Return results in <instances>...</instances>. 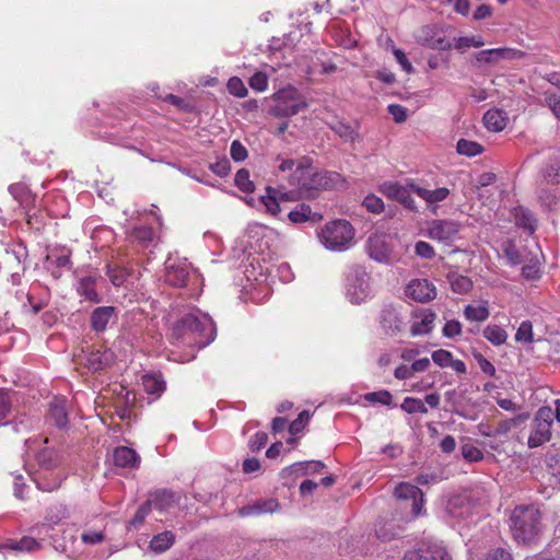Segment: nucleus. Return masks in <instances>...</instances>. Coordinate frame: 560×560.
<instances>
[{"label": "nucleus", "instance_id": "obj_23", "mask_svg": "<svg viewBox=\"0 0 560 560\" xmlns=\"http://www.w3.org/2000/svg\"><path fill=\"white\" fill-rule=\"evenodd\" d=\"M114 359L110 350L95 349L91 350L86 355V366L92 372H97L107 368Z\"/></svg>", "mask_w": 560, "mask_h": 560}, {"label": "nucleus", "instance_id": "obj_22", "mask_svg": "<svg viewBox=\"0 0 560 560\" xmlns=\"http://www.w3.org/2000/svg\"><path fill=\"white\" fill-rule=\"evenodd\" d=\"M48 418L59 429H66L69 424L67 400L55 397L49 404Z\"/></svg>", "mask_w": 560, "mask_h": 560}, {"label": "nucleus", "instance_id": "obj_56", "mask_svg": "<svg viewBox=\"0 0 560 560\" xmlns=\"http://www.w3.org/2000/svg\"><path fill=\"white\" fill-rule=\"evenodd\" d=\"M334 130L339 137H341L346 141L355 142L357 140H359L358 131L348 125L340 122L334 127Z\"/></svg>", "mask_w": 560, "mask_h": 560}, {"label": "nucleus", "instance_id": "obj_10", "mask_svg": "<svg viewBox=\"0 0 560 560\" xmlns=\"http://www.w3.org/2000/svg\"><path fill=\"white\" fill-rule=\"evenodd\" d=\"M460 228L457 221L435 219L428 223L427 235L438 242L451 243L456 238Z\"/></svg>", "mask_w": 560, "mask_h": 560}, {"label": "nucleus", "instance_id": "obj_31", "mask_svg": "<svg viewBox=\"0 0 560 560\" xmlns=\"http://www.w3.org/2000/svg\"><path fill=\"white\" fill-rule=\"evenodd\" d=\"M447 280L453 292L457 294H466L472 289V281L466 276L450 272L447 275Z\"/></svg>", "mask_w": 560, "mask_h": 560}, {"label": "nucleus", "instance_id": "obj_61", "mask_svg": "<svg viewBox=\"0 0 560 560\" xmlns=\"http://www.w3.org/2000/svg\"><path fill=\"white\" fill-rule=\"evenodd\" d=\"M249 86L253 90L262 92L268 86V78L264 72H256L249 79Z\"/></svg>", "mask_w": 560, "mask_h": 560}, {"label": "nucleus", "instance_id": "obj_1", "mask_svg": "<svg viewBox=\"0 0 560 560\" xmlns=\"http://www.w3.org/2000/svg\"><path fill=\"white\" fill-rule=\"evenodd\" d=\"M217 332L212 318L199 310L184 314L172 326L171 338L188 346L203 348L214 340Z\"/></svg>", "mask_w": 560, "mask_h": 560}, {"label": "nucleus", "instance_id": "obj_7", "mask_svg": "<svg viewBox=\"0 0 560 560\" xmlns=\"http://www.w3.org/2000/svg\"><path fill=\"white\" fill-rule=\"evenodd\" d=\"M346 281V296L352 304H361L371 298V277L364 267L353 266Z\"/></svg>", "mask_w": 560, "mask_h": 560}, {"label": "nucleus", "instance_id": "obj_21", "mask_svg": "<svg viewBox=\"0 0 560 560\" xmlns=\"http://www.w3.org/2000/svg\"><path fill=\"white\" fill-rule=\"evenodd\" d=\"M280 509V503L273 498L257 500L252 504H247L238 510V514L243 517L273 513Z\"/></svg>", "mask_w": 560, "mask_h": 560}, {"label": "nucleus", "instance_id": "obj_13", "mask_svg": "<svg viewBox=\"0 0 560 560\" xmlns=\"http://www.w3.org/2000/svg\"><path fill=\"white\" fill-rule=\"evenodd\" d=\"M524 52L513 48H492L485 49L476 54V62L479 65H497L500 60L520 59Z\"/></svg>", "mask_w": 560, "mask_h": 560}, {"label": "nucleus", "instance_id": "obj_30", "mask_svg": "<svg viewBox=\"0 0 560 560\" xmlns=\"http://www.w3.org/2000/svg\"><path fill=\"white\" fill-rule=\"evenodd\" d=\"M447 513L456 518H464L469 514L470 508L463 497H453L446 504Z\"/></svg>", "mask_w": 560, "mask_h": 560}, {"label": "nucleus", "instance_id": "obj_50", "mask_svg": "<svg viewBox=\"0 0 560 560\" xmlns=\"http://www.w3.org/2000/svg\"><path fill=\"white\" fill-rule=\"evenodd\" d=\"M462 455L467 462L470 463H477L483 458L482 451L470 443L462 445Z\"/></svg>", "mask_w": 560, "mask_h": 560}, {"label": "nucleus", "instance_id": "obj_35", "mask_svg": "<svg viewBox=\"0 0 560 560\" xmlns=\"http://www.w3.org/2000/svg\"><path fill=\"white\" fill-rule=\"evenodd\" d=\"M36 458L40 468L47 471L56 468L59 465V455L57 452L50 448H44L38 452Z\"/></svg>", "mask_w": 560, "mask_h": 560}, {"label": "nucleus", "instance_id": "obj_16", "mask_svg": "<svg viewBox=\"0 0 560 560\" xmlns=\"http://www.w3.org/2000/svg\"><path fill=\"white\" fill-rule=\"evenodd\" d=\"M418 42L430 49L446 50L452 48V43L435 26L431 25H425L421 28Z\"/></svg>", "mask_w": 560, "mask_h": 560}, {"label": "nucleus", "instance_id": "obj_64", "mask_svg": "<svg viewBox=\"0 0 560 560\" xmlns=\"http://www.w3.org/2000/svg\"><path fill=\"white\" fill-rule=\"evenodd\" d=\"M485 560H513V558L508 549L498 547L489 550Z\"/></svg>", "mask_w": 560, "mask_h": 560}, {"label": "nucleus", "instance_id": "obj_63", "mask_svg": "<svg viewBox=\"0 0 560 560\" xmlns=\"http://www.w3.org/2000/svg\"><path fill=\"white\" fill-rule=\"evenodd\" d=\"M230 153L235 162H242L247 158V149L238 141L234 140L231 143Z\"/></svg>", "mask_w": 560, "mask_h": 560}, {"label": "nucleus", "instance_id": "obj_51", "mask_svg": "<svg viewBox=\"0 0 560 560\" xmlns=\"http://www.w3.org/2000/svg\"><path fill=\"white\" fill-rule=\"evenodd\" d=\"M515 340L525 343L533 341V325L529 320H524L521 323L515 334Z\"/></svg>", "mask_w": 560, "mask_h": 560}, {"label": "nucleus", "instance_id": "obj_4", "mask_svg": "<svg viewBox=\"0 0 560 560\" xmlns=\"http://www.w3.org/2000/svg\"><path fill=\"white\" fill-rule=\"evenodd\" d=\"M164 278L172 287L188 289L190 295L198 293L201 283V276L186 258L168 257L165 261Z\"/></svg>", "mask_w": 560, "mask_h": 560}, {"label": "nucleus", "instance_id": "obj_49", "mask_svg": "<svg viewBox=\"0 0 560 560\" xmlns=\"http://www.w3.org/2000/svg\"><path fill=\"white\" fill-rule=\"evenodd\" d=\"M364 399L369 402H380L384 406H392L393 396L388 390H378L368 393L364 396Z\"/></svg>", "mask_w": 560, "mask_h": 560}, {"label": "nucleus", "instance_id": "obj_9", "mask_svg": "<svg viewBox=\"0 0 560 560\" xmlns=\"http://www.w3.org/2000/svg\"><path fill=\"white\" fill-rule=\"evenodd\" d=\"M402 560H451V557L442 544L428 540L406 551Z\"/></svg>", "mask_w": 560, "mask_h": 560}, {"label": "nucleus", "instance_id": "obj_25", "mask_svg": "<svg viewBox=\"0 0 560 560\" xmlns=\"http://www.w3.org/2000/svg\"><path fill=\"white\" fill-rule=\"evenodd\" d=\"M409 187L411 188L412 192H415L429 205H434L444 201L450 195V189L446 187L427 189L413 183H410Z\"/></svg>", "mask_w": 560, "mask_h": 560}, {"label": "nucleus", "instance_id": "obj_11", "mask_svg": "<svg viewBox=\"0 0 560 560\" xmlns=\"http://www.w3.org/2000/svg\"><path fill=\"white\" fill-rule=\"evenodd\" d=\"M366 249L370 258L377 262L390 264L394 260L393 247L389 237L375 234L369 237Z\"/></svg>", "mask_w": 560, "mask_h": 560}, {"label": "nucleus", "instance_id": "obj_19", "mask_svg": "<svg viewBox=\"0 0 560 560\" xmlns=\"http://www.w3.org/2000/svg\"><path fill=\"white\" fill-rule=\"evenodd\" d=\"M101 276L97 273H90L81 277L78 280L77 292L80 296L92 303H100L102 296L96 291L97 282Z\"/></svg>", "mask_w": 560, "mask_h": 560}, {"label": "nucleus", "instance_id": "obj_24", "mask_svg": "<svg viewBox=\"0 0 560 560\" xmlns=\"http://www.w3.org/2000/svg\"><path fill=\"white\" fill-rule=\"evenodd\" d=\"M288 219L295 224H302L307 222L314 224L319 222L323 219V217L318 212L312 211L308 205L300 203L289 212Z\"/></svg>", "mask_w": 560, "mask_h": 560}, {"label": "nucleus", "instance_id": "obj_32", "mask_svg": "<svg viewBox=\"0 0 560 560\" xmlns=\"http://www.w3.org/2000/svg\"><path fill=\"white\" fill-rule=\"evenodd\" d=\"M436 318L434 312L427 311L422 314L421 319L419 322H415L411 326V334L413 336L417 335H425L429 334L433 328V323Z\"/></svg>", "mask_w": 560, "mask_h": 560}, {"label": "nucleus", "instance_id": "obj_3", "mask_svg": "<svg viewBox=\"0 0 560 560\" xmlns=\"http://www.w3.org/2000/svg\"><path fill=\"white\" fill-rule=\"evenodd\" d=\"M541 515L535 505L516 506L511 515L512 533L518 542H532L541 530Z\"/></svg>", "mask_w": 560, "mask_h": 560}, {"label": "nucleus", "instance_id": "obj_42", "mask_svg": "<svg viewBox=\"0 0 560 560\" xmlns=\"http://www.w3.org/2000/svg\"><path fill=\"white\" fill-rule=\"evenodd\" d=\"M62 477L59 472L51 474V478L46 475H40L36 479L37 487L43 491H52L61 486Z\"/></svg>", "mask_w": 560, "mask_h": 560}, {"label": "nucleus", "instance_id": "obj_18", "mask_svg": "<svg viewBox=\"0 0 560 560\" xmlns=\"http://www.w3.org/2000/svg\"><path fill=\"white\" fill-rule=\"evenodd\" d=\"M118 317L117 308L114 306H98L91 313L90 325L95 332H104L112 320Z\"/></svg>", "mask_w": 560, "mask_h": 560}, {"label": "nucleus", "instance_id": "obj_57", "mask_svg": "<svg viewBox=\"0 0 560 560\" xmlns=\"http://www.w3.org/2000/svg\"><path fill=\"white\" fill-rule=\"evenodd\" d=\"M310 418L311 415L307 410H303L302 412H300L298 418L290 423L289 432L292 435L300 433L304 429L305 424L308 422Z\"/></svg>", "mask_w": 560, "mask_h": 560}, {"label": "nucleus", "instance_id": "obj_48", "mask_svg": "<svg viewBox=\"0 0 560 560\" xmlns=\"http://www.w3.org/2000/svg\"><path fill=\"white\" fill-rule=\"evenodd\" d=\"M234 182L237 188L244 192H252L255 188L253 182L249 179V173L245 168L237 171Z\"/></svg>", "mask_w": 560, "mask_h": 560}, {"label": "nucleus", "instance_id": "obj_8", "mask_svg": "<svg viewBox=\"0 0 560 560\" xmlns=\"http://www.w3.org/2000/svg\"><path fill=\"white\" fill-rule=\"evenodd\" d=\"M552 422L553 410L551 407L542 406L536 411L527 441L529 448L538 447L551 439Z\"/></svg>", "mask_w": 560, "mask_h": 560}, {"label": "nucleus", "instance_id": "obj_17", "mask_svg": "<svg viewBox=\"0 0 560 560\" xmlns=\"http://www.w3.org/2000/svg\"><path fill=\"white\" fill-rule=\"evenodd\" d=\"M380 325L387 336H396L402 329V319L393 305H385L380 314Z\"/></svg>", "mask_w": 560, "mask_h": 560}, {"label": "nucleus", "instance_id": "obj_38", "mask_svg": "<svg viewBox=\"0 0 560 560\" xmlns=\"http://www.w3.org/2000/svg\"><path fill=\"white\" fill-rule=\"evenodd\" d=\"M142 385L150 395H161L166 388L165 382L160 376L151 374L142 377Z\"/></svg>", "mask_w": 560, "mask_h": 560}, {"label": "nucleus", "instance_id": "obj_28", "mask_svg": "<svg viewBox=\"0 0 560 560\" xmlns=\"http://www.w3.org/2000/svg\"><path fill=\"white\" fill-rule=\"evenodd\" d=\"M127 236L131 242H137L141 247H148L154 241V233L151 226H133L127 231Z\"/></svg>", "mask_w": 560, "mask_h": 560}, {"label": "nucleus", "instance_id": "obj_27", "mask_svg": "<svg viewBox=\"0 0 560 560\" xmlns=\"http://www.w3.org/2000/svg\"><path fill=\"white\" fill-rule=\"evenodd\" d=\"M483 124L486 128L490 131H501L506 126V116L505 113L501 109H489L483 115Z\"/></svg>", "mask_w": 560, "mask_h": 560}, {"label": "nucleus", "instance_id": "obj_40", "mask_svg": "<svg viewBox=\"0 0 560 560\" xmlns=\"http://www.w3.org/2000/svg\"><path fill=\"white\" fill-rule=\"evenodd\" d=\"M7 255L12 262L15 264L14 269L26 270L25 260L27 258V249L23 244H18L12 248L11 252L7 250Z\"/></svg>", "mask_w": 560, "mask_h": 560}, {"label": "nucleus", "instance_id": "obj_54", "mask_svg": "<svg viewBox=\"0 0 560 560\" xmlns=\"http://www.w3.org/2000/svg\"><path fill=\"white\" fill-rule=\"evenodd\" d=\"M545 102L549 106V108L552 110L556 117L560 119V90L553 92V91H546L545 92Z\"/></svg>", "mask_w": 560, "mask_h": 560}, {"label": "nucleus", "instance_id": "obj_58", "mask_svg": "<svg viewBox=\"0 0 560 560\" xmlns=\"http://www.w3.org/2000/svg\"><path fill=\"white\" fill-rule=\"evenodd\" d=\"M415 254L423 259H432L435 256V250L429 243L424 241H418L415 244Z\"/></svg>", "mask_w": 560, "mask_h": 560}, {"label": "nucleus", "instance_id": "obj_59", "mask_svg": "<svg viewBox=\"0 0 560 560\" xmlns=\"http://www.w3.org/2000/svg\"><path fill=\"white\" fill-rule=\"evenodd\" d=\"M363 206L372 213H381L384 210L382 198L375 195H369L363 200Z\"/></svg>", "mask_w": 560, "mask_h": 560}, {"label": "nucleus", "instance_id": "obj_26", "mask_svg": "<svg viewBox=\"0 0 560 560\" xmlns=\"http://www.w3.org/2000/svg\"><path fill=\"white\" fill-rule=\"evenodd\" d=\"M325 468V464L320 460H307L294 463L291 466L282 470V475L295 474V475H308L319 472Z\"/></svg>", "mask_w": 560, "mask_h": 560}, {"label": "nucleus", "instance_id": "obj_45", "mask_svg": "<svg viewBox=\"0 0 560 560\" xmlns=\"http://www.w3.org/2000/svg\"><path fill=\"white\" fill-rule=\"evenodd\" d=\"M400 408L407 413H427L428 408L424 402L415 397H406L400 405Z\"/></svg>", "mask_w": 560, "mask_h": 560}, {"label": "nucleus", "instance_id": "obj_12", "mask_svg": "<svg viewBox=\"0 0 560 560\" xmlns=\"http://www.w3.org/2000/svg\"><path fill=\"white\" fill-rule=\"evenodd\" d=\"M408 183L407 185H400L397 182H384L380 186V190L383 195H385L387 198L392 200H396L400 202L406 209L416 211L417 206L416 201L411 197V188L409 187Z\"/></svg>", "mask_w": 560, "mask_h": 560}, {"label": "nucleus", "instance_id": "obj_33", "mask_svg": "<svg viewBox=\"0 0 560 560\" xmlns=\"http://www.w3.org/2000/svg\"><path fill=\"white\" fill-rule=\"evenodd\" d=\"M106 276L109 278L113 285L120 287L127 281L130 271L125 267L108 264L106 267Z\"/></svg>", "mask_w": 560, "mask_h": 560}, {"label": "nucleus", "instance_id": "obj_6", "mask_svg": "<svg viewBox=\"0 0 560 560\" xmlns=\"http://www.w3.org/2000/svg\"><path fill=\"white\" fill-rule=\"evenodd\" d=\"M307 107V103L299 91L292 86L273 94L269 114L275 117H291Z\"/></svg>", "mask_w": 560, "mask_h": 560}, {"label": "nucleus", "instance_id": "obj_62", "mask_svg": "<svg viewBox=\"0 0 560 560\" xmlns=\"http://www.w3.org/2000/svg\"><path fill=\"white\" fill-rule=\"evenodd\" d=\"M442 334L446 338H454L462 334V324L456 319L447 320L442 329Z\"/></svg>", "mask_w": 560, "mask_h": 560}, {"label": "nucleus", "instance_id": "obj_15", "mask_svg": "<svg viewBox=\"0 0 560 560\" xmlns=\"http://www.w3.org/2000/svg\"><path fill=\"white\" fill-rule=\"evenodd\" d=\"M395 495L399 500H411V513L415 517L421 515L423 506V492L415 485L400 482L395 488Z\"/></svg>", "mask_w": 560, "mask_h": 560}, {"label": "nucleus", "instance_id": "obj_47", "mask_svg": "<svg viewBox=\"0 0 560 560\" xmlns=\"http://www.w3.org/2000/svg\"><path fill=\"white\" fill-rule=\"evenodd\" d=\"M151 505L152 503L150 500L141 504L135 513L133 517L130 520L129 525L135 529H138L144 523L145 517L150 514Z\"/></svg>", "mask_w": 560, "mask_h": 560}, {"label": "nucleus", "instance_id": "obj_44", "mask_svg": "<svg viewBox=\"0 0 560 560\" xmlns=\"http://www.w3.org/2000/svg\"><path fill=\"white\" fill-rule=\"evenodd\" d=\"M464 315L471 322H485L488 319L490 312L487 306L467 305L464 308Z\"/></svg>", "mask_w": 560, "mask_h": 560}, {"label": "nucleus", "instance_id": "obj_53", "mask_svg": "<svg viewBox=\"0 0 560 560\" xmlns=\"http://www.w3.org/2000/svg\"><path fill=\"white\" fill-rule=\"evenodd\" d=\"M544 176L548 183L559 184L560 183V160L550 162L545 168Z\"/></svg>", "mask_w": 560, "mask_h": 560}, {"label": "nucleus", "instance_id": "obj_20", "mask_svg": "<svg viewBox=\"0 0 560 560\" xmlns=\"http://www.w3.org/2000/svg\"><path fill=\"white\" fill-rule=\"evenodd\" d=\"M140 460L138 453L127 446H117L113 452V463L119 468L137 469Z\"/></svg>", "mask_w": 560, "mask_h": 560}, {"label": "nucleus", "instance_id": "obj_39", "mask_svg": "<svg viewBox=\"0 0 560 560\" xmlns=\"http://www.w3.org/2000/svg\"><path fill=\"white\" fill-rule=\"evenodd\" d=\"M456 151L460 155L472 158L481 154L483 152V147L477 141L459 139L456 144Z\"/></svg>", "mask_w": 560, "mask_h": 560}, {"label": "nucleus", "instance_id": "obj_55", "mask_svg": "<svg viewBox=\"0 0 560 560\" xmlns=\"http://www.w3.org/2000/svg\"><path fill=\"white\" fill-rule=\"evenodd\" d=\"M9 192L19 202L23 203L26 201L30 195V190L26 185L22 183H15L9 186Z\"/></svg>", "mask_w": 560, "mask_h": 560}, {"label": "nucleus", "instance_id": "obj_60", "mask_svg": "<svg viewBox=\"0 0 560 560\" xmlns=\"http://www.w3.org/2000/svg\"><path fill=\"white\" fill-rule=\"evenodd\" d=\"M210 170L220 177H225L231 171V163L228 158H222L210 164Z\"/></svg>", "mask_w": 560, "mask_h": 560}, {"label": "nucleus", "instance_id": "obj_2", "mask_svg": "<svg viewBox=\"0 0 560 560\" xmlns=\"http://www.w3.org/2000/svg\"><path fill=\"white\" fill-rule=\"evenodd\" d=\"M339 178L334 172L317 171L312 166V161L303 156L298 161L294 172L290 175V184L300 190H318L332 188Z\"/></svg>", "mask_w": 560, "mask_h": 560}, {"label": "nucleus", "instance_id": "obj_5", "mask_svg": "<svg viewBox=\"0 0 560 560\" xmlns=\"http://www.w3.org/2000/svg\"><path fill=\"white\" fill-rule=\"evenodd\" d=\"M318 237L325 248L332 252H345L354 244V229L346 220H335L322 229Z\"/></svg>", "mask_w": 560, "mask_h": 560}, {"label": "nucleus", "instance_id": "obj_52", "mask_svg": "<svg viewBox=\"0 0 560 560\" xmlns=\"http://www.w3.org/2000/svg\"><path fill=\"white\" fill-rule=\"evenodd\" d=\"M226 86H228L229 93L236 97H245L247 95V89H246L244 82L237 77H232L228 81Z\"/></svg>", "mask_w": 560, "mask_h": 560}, {"label": "nucleus", "instance_id": "obj_29", "mask_svg": "<svg viewBox=\"0 0 560 560\" xmlns=\"http://www.w3.org/2000/svg\"><path fill=\"white\" fill-rule=\"evenodd\" d=\"M175 542V535L171 530H165L154 535L149 544V549L154 553H162L168 550Z\"/></svg>", "mask_w": 560, "mask_h": 560}, {"label": "nucleus", "instance_id": "obj_34", "mask_svg": "<svg viewBox=\"0 0 560 560\" xmlns=\"http://www.w3.org/2000/svg\"><path fill=\"white\" fill-rule=\"evenodd\" d=\"M10 549L14 551H27L32 552L39 548V542L32 537H23L18 541L10 540L9 542L0 546V549Z\"/></svg>", "mask_w": 560, "mask_h": 560}, {"label": "nucleus", "instance_id": "obj_41", "mask_svg": "<svg viewBox=\"0 0 560 560\" xmlns=\"http://www.w3.org/2000/svg\"><path fill=\"white\" fill-rule=\"evenodd\" d=\"M529 419L528 412H523L514 418L503 420L497 428V434H506L512 428L518 427Z\"/></svg>", "mask_w": 560, "mask_h": 560}, {"label": "nucleus", "instance_id": "obj_36", "mask_svg": "<svg viewBox=\"0 0 560 560\" xmlns=\"http://www.w3.org/2000/svg\"><path fill=\"white\" fill-rule=\"evenodd\" d=\"M483 337L493 346H501L508 339V332L498 325H488L483 329Z\"/></svg>", "mask_w": 560, "mask_h": 560}, {"label": "nucleus", "instance_id": "obj_46", "mask_svg": "<svg viewBox=\"0 0 560 560\" xmlns=\"http://www.w3.org/2000/svg\"><path fill=\"white\" fill-rule=\"evenodd\" d=\"M485 45V42L481 37L476 36H463L458 38H454V43H452V48H455L457 50H464L466 48L470 47H482Z\"/></svg>", "mask_w": 560, "mask_h": 560}, {"label": "nucleus", "instance_id": "obj_37", "mask_svg": "<svg viewBox=\"0 0 560 560\" xmlns=\"http://www.w3.org/2000/svg\"><path fill=\"white\" fill-rule=\"evenodd\" d=\"M69 517L68 508L65 504L57 503L51 505L46 513L45 520L49 525H58L61 521Z\"/></svg>", "mask_w": 560, "mask_h": 560}, {"label": "nucleus", "instance_id": "obj_14", "mask_svg": "<svg viewBox=\"0 0 560 560\" xmlns=\"http://www.w3.org/2000/svg\"><path fill=\"white\" fill-rule=\"evenodd\" d=\"M406 295L417 302L427 303L435 299L436 288L428 279H413L406 288Z\"/></svg>", "mask_w": 560, "mask_h": 560}, {"label": "nucleus", "instance_id": "obj_43", "mask_svg": "<svg viewBox=\"0 0 560 560\" xmlns=\"http://www.w3.org/2000/svg\"><path fill=\"white\" fill-rule=\"evenodd\" d=\"M175 501V493L171 490L162 489L153 494L151 503L158 509L163 510L172 505Z\"/></svg>", "mask_w": 560, "mask_h": 560}]
</instances>
